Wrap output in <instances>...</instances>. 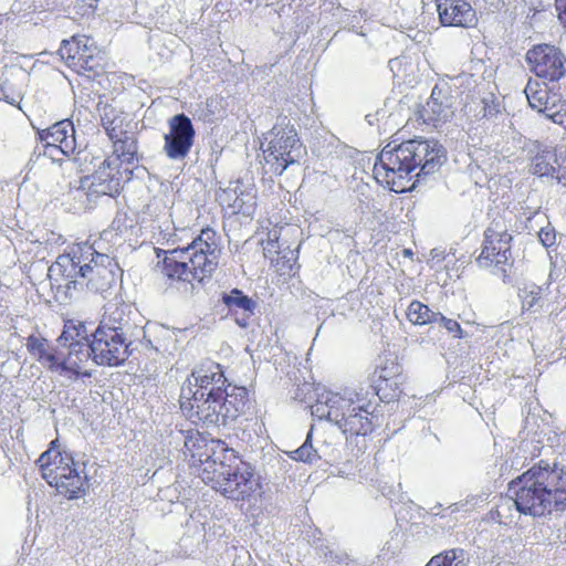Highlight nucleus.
<instances>
[{"mask_svg":"<svg viewBox=\"0 0 566 566\" xmlns=\"http://www.w3.org/2000/svg\"><path fill=\"white\" fill-rule=\"evenodd\" d=\"M44 479L69 499H75L80 493H84L87 483L86 476H82L74 468V460L66 452H60L56 463H53V469L49 472L44 471Z\"/></svg>","mask_w":566,"mask_h":566,"instance_id":"obj_15","label":"nucleus"},{"mask_svg":"<svg viewBox=\"0 0 566 566\" xmlns=\"http://www.w3.org/2000/svg\"><path fill=\"white\" fill-rule=\"evenodd\" d=\"M554 154L548 150H543L536 154L531 161V172L538 177L552 176L555 172Z\"/></svg>","mask_w":566,"mask_h":566,"instance_id":"obj_35","label":"nucleus"},{"mask_svg":"<svg viewBox=\"0 0 566 566\" xmlns=\"http://www.w3.org/2000/svg\"><path fill=\"white\" fill-rule=\"evenodd\" d=\"M524 92L533 109L545 114L546 117L553 122L557 120V117L560 115V109L558 108L560 99L556 94L552 93L545 84L531 78Z\"/></svg>","mask_w":566,"mask_h":566,"instance_id":"obj_20","label":"nucleus"},{"mask_svg":"<svg viewBox=\"0 0 566 566\" xmlns=\"http://www.w3.org/2000/svg\"><path fill=\"white\" fill-rule=\"evenodd\" d=\"M25 347L28 352L50 373L56 369L57 350L52 347L43 337L30 335L27 338Z\"/></svg>","mask_w":566,"mask_h":566,"instance_id":"obj_27","label":"nucleus"},{"mask_svg":"<svg viewBox=\"0 0 566 566\" xmlns=\"http://www.w3.org/2000/svg\"><path fill=\"white\" fill-rule=\"evenodd\" d=\"M102 126L106 130L109 138H117L122 136L123 118L116 114V109L113 107H105L101 116Z\"/></svg>","mask_w":566,"mask_h":566,"instance_id":"obj_36","label":"nucleus"},{"mask_svg":"<svg viewBox=\"0 0 566 566\" xmlns=\"http://www.w3.org/2000/svg\"><path fill=\"white\" fill-rule=\"evenodd\" d=\"M55 443H56V440L52 441L50 449L44 451L36 461L42 470L43 478H44V469H45V472H49V470L52 469L51 467L53 465V463H56V460L60 457V451L54 449Z\"/></svg>","mask_w":566,"mask_h":566,"instance_id":"obj_40","label":"nucleus"},{"mask_svg":"<svg viewBox=\"0 0 566 566\" xmlns=\"http://www.w3.org/2000/svg\"><path fill=\"white\" fill-rule=\"evenodd\" d=\"M57 342L61 346L67 347L69 352L66 356L57 353L55 364L57 367L54 374L71 382L78 378L92 377L91 371L83 369V365L90 359L94 361L93 343L86 326L82 322H66Z\"/></svg>","mask_w":566,"mask_h":566,"instance_id":"obj_6","label":"nucleus"},{"mask_svg":"<svg viewBox=\"0 0 566 566\" xmlns=\"http://www.w3.org/2000/svg\"><path fill=\"white\" fill-rule=\"evenodd\" d=\"M249 304H250V312H251L252 307L254 306V302L250 298Z\"/></svg>","mask_w":566,"mask_h":566,"instance_id":"obj_48","label":"nucleus"},{"mask_svg":"<svg viewBox=\"0 0 566 566\" xmlns=\"http://www.w3.org/2000/svg\"><path fill=\"white\" fill-rule=\"evenodd\" d=\"M120 276V269L114 258L99 252L94 245V255L84 263L86 287L95 293H105L116 283Z\"/></svg>","mask_w":566,"mask_h":566,"instance_id":"obj_14","label":"nucleus"},{"mask_svg":"<svg viewBox=\"0 0 566 566\" xmlns=\"http://www.w3.org/2000/svg\"><path fill=\"white\" fill-rule=\"evenodd\" d=\"M118 158H106L91 176L81 177L71 193L84 208L99 196L114 197L122 189L123 171Z\"/></svg>","mask_w":566,"mask_h":566,"instance_id":"obj_8","label":"nucleus"},{"mask_svg":"<svg viewBox=\"0 0 566 566\" xmlns=\"http://www.w3.org/2000/svg\"><path fill=\"white\" fill-rule=\"evenodd\" d=\"M525 61L535 76L547 82H557L566 73V57L559 48L552 44L533 45L527 50Z\"/></svg>","mask_w":566,"mask_h":566,"instance_id":"obj_11","label":"nucleus"},{"mask_svg":"<svg viewBox=\"0 0 566 566\" xmlns=\"http://www.w3.org/2000/svg\"><path fill=\"white\" fill-rule=\"evenodd\" d=\"M280 229L274 227L266 232V238L260 239V244L263 249L264 256L271 261L280 274H285L292 270V262L296 260L293 250H281L280 243Z\"/></svg>","mask_w":566,"mask_h":566,"instance_id":"obj_22","label":"nucleus"},{"mask_svg":"<svg viewBox=\"0 0 566 566\" xmlns=\"http://www.w3.org/2000/svg\"><path fill=\"white\" fill-rule=\"evenodd\" d=\"M454 114L453 97L448 87L434 85L420 116L427 124L438 126L448 122Z\"/></svg>","mask_w":566,"mask_h":566,"instance_id":"obj_19","label":"nucleus"},{"mask_svg":"<svg viewBox=\"0 0 566 566\" xmlns=\"http://www.w3.org/2000/svg\"><path fill=\"white\" fill-rule=\"evenodd\" d=\"M226 378L220 366L209 363L192 370L180 388V409L191 423L206 427L222 423Z\"/></svg>","mask_w":566,"mask_h":566,"instance_id":"obj_3","label":"nucleus"},{"mask_svg":"<svg viewBox=\"0 0 566 566\" xmlns=\"http://www.w3.org/2000/svg\"><path fill=\"white\" fill-rule=\"evenodd\" d=\"M327 408V419L350 437H366L378 426L374 403L360 392L335 394L328 399Z\"/></svg>","mask_w":566,"mask_h":566,"instance_id":"obj_5","label":"nucleus"},{"mask_svg":"<svg viewBox=\"0 0 566 566\" xmlns=\"http://www.w3.org/2000/svg\"><path fill=\"white\" fill-rule=\"evenodd\" d=\"M226 453L197 463L199 475L206 483H217L223 494L232 500H244L248 493V478L238 471L231 472L224 464Z\"/></svg>","mask_w":566,"mask_h":566,"instance_id":"obj_10","label":"nucleus"},{"mask_svg":"<svg viewBox=\"0 0 566 566\" xmlns=\"http://www.w3.org/2000/svg\"><path fill=\"white\" fill-rule=\"evenodd\" d=\"M233 566H245L244 556H242V555H234Z\"/></svg>","mask_w":566,"mask_h":566,"instance_id":"obj_47","label":"nucleus"},{"mask_svg":"<svg viewBox=\"0 0 566 566\" xmlns=\"http://www.w3.org/2000/svg\"><path fill=\"white\" fill-rule=\"evenodd\" d=\"M262 146L263 169L265 174L281 176L289 166L298 161L305 148L293 126H274Z\"/></svg>","mask_w":566,"mask_h":566,"instance_id":"obj_7","label":"nucleus"},{"mask_svg":"<svg viewBox=\"0 0 566 566\" xmlns=\"http://www.w3.org/2000/svg\"><path fill=\"white\" fill-rule=\"evenodd\" d=\"M407 318L415 325H426L438 322V313L420 301H412L407 308Z\"/></svg>","mask_w":566,"mask_h":566,"instance_id":"obj_33","label":"nucleus"},{"mask_svg":"<svg viewBox=\"0 0 566 566\" xmlns=\"http://www.w3.org/2000/svg\"><path fill=\"white\" fill-rule=\"evenodd\" d=\"M132 313V307L127 304L111 303L105 307L97 327L118 333L119 336L132 339L133 329L135 328L130 318Z\"/></svg>","mask_w":566,"mask_h":566,"instance_id":"obj_21","label":"nucleus"},{"mask_svg":"<svg viewBox=\"0 0 566 566\" xmlns=\"http://www.w3.org/2000/svg\"><path fill=\"white\" fill-rule=\"evenodd\" d=\"M538 240L545 248H551L556 243V232L551 227H544L538 231Z\"/></svg>","mask_w":566,"mask_h":566,"instance_id":"obj_43","label":"nucleus"},{"mask_svg":"<svg viewBox=\"0 0 566 566\" xmlns=\"http://www.w3.org/2000/svg\"><path fill=\"white\" fill-rule=\"evenodd\" d=\"M446 159L444 148L436 140L409 139L377 156L373 174L376 181L396 193L411 189L412 172L432 174Z\"/></svg>","mask_w":566,"mask_h":566,"instance_id":"obj_1","label":"nucleus"},{"mask_svg":"<svg viewBox=\"0 0 566 566\" xmlns=\"http://www.w3.org/2000/svg\"><path fill=\"white\" fill-rule=\"evenodd\" d=\"M438 321L443 325V327L449 333H452L454 335V337H457V338L463 337V329H462L461 325L455 319L448 318L444 315H442L441 313H438Z\"/></svg>","mask_w":566,"mask_h":566,"instance_id":"obj_42","label":"nucleus"},{"mask_svg":"<svg viewBox=\"0 0 566 566\" xmlns=\"http://www.w3.org/2000/svg\"><path fill=\"white\" fill-rule=\"evenodd\" d=\"M483 109H482V118L491 119L496 117L500 114L499 105L494 102V99L482 101Z\"/></svg>","mask_w":566,"mask_h":566,"instance_id":"obj_44","label":"nucleus"},{"mask_svg":"<svg viewBox=\"0 0 566 566\" xmlns=\"http://www.w3.org/2000/svg\"><path fill=\"white\" fill-rule=\"evenodd\" d=\"M164 151L169 159H184L190 151L195 128L191 119L185 114H177L169 119V133L165 135Z\"/></svg>","mask_w":566,"mask_h":566,"instance_id":"obj_17","label":"nucleus"},{"mask_svg":"<svg viewBox=\"0 0 566 566\" xmlns=\"http://www.w3.org/2000/svg\"><path fill=\"white\" fill-rule=\"evenodd\" d=\"M512 242L513 235L505 226L493 221L483 232L481 251L475 258L476 265L480 269L506 274L514 263Z\"/></svg>","mask_w":566,"mask_h":566,"instance_id":"obj_9","label":"nucleus"},{"mask_svg":"<svg viewBox=\"0 0 566 566\" xmlns=\"http://www.w3.org/2000/svg\"><path fill=\"white\" fill-rule=\"evenodd\" d=\"M23 91L17 83L13 81H10L6 78L0 84V101H3L8 103L9 105L15 106L20 111L21 108V101L23 98Z\"/></svg>","mask_w":566,"mask_h":566,"instance_id":"obj_38","label":"nucleus"},{"mask_svg":"<svg viewBox=\"0 0 566 566\" xmlns=\"http://www.w3.org/2000/svg\"><path fill=\"white\" fill-rule=\"evenodd\" d=\"M172 438L184 443V455L186 459L189 458L192 467L213 457L220 458V454L230 451L223 441L206 437L195 429L176 430L172 432Z\"/></svg>","mask_w":566,"mask_h":566,"instance_id":"obj_13","label":"nucleus"},{"mask_svg":"<svg viewBox=\"0 0 566 566\" xmlns=\"http://www.w3.org/2000/svg\"><path fill=\"white\" fill-rule=\"evenodd\" d=\"M241 553L247 554L248 552L244 549V547H241Z\"/></svg>","mask_w":566,"mask_h":566,"instance_id":"obj_49","label":"nucleus"},{"mask_svg":"<svg viewBox=\"0 0 566 566\" xmlns=\"http://www.w3.org/2000/svg\"><path fill=\"white\" fill-rule=\"evenodd\" d=\"M405 380L406 379H380L376 382L370 384L376 395L380 398V400L385 402H390L398 400L402 395V385L405 384Z\"/></svg>","mask_w":566,"mask_h":566,"instance_id":"obj_32","label":"nucleus"},{"mask_svg":"<svg viewBox=\"0 0 566 566\" xmlns=\"http://www.w3.org/2000/svg\"><path fill=\"white\" fill-rule=\"evenodd\" d=\"M438 18L443 27L474 28L476 11L468 0H436Z\"/></svg>","mask_w":566,"mask_h":566,"instance_id":"obj_18","label":"nucleus"},{"mask_svg":"<svg viewBox=\"0 0 566 566\" xmlns=\"http://www.w3.org/2000/svg\"><path fill=\"white\" fill-rule=\"evenodd\" d=\"M103 60L101 53L92 44L84 59H77V67L74 71L87 78H95L104 73Z\"/></svg>","mask_w":566,"mask_h":566,"instance_id":"obj_30","label":"nucleus"},{"mask_svg":"<svg viewBox=\"0 0 566 566\" xmlns=\"http://www.w3.org/2000/svg\"><path fill=\"white\" fill-rule=\"evenodd\" d=\"M380 379H406L402 373V366L396 358L387 356L379 358V363L370 375V382H376Z\"/></svg>","mask_w":566,"mask_h":566,"instance_id":"obj_31","label":"nucleus"},{"mask_svg":"<svg viewBox=\"0 0 566 566\" xmlns=\"http://www.w3.org/2000/svg\"><path fill=\"white\" fill-rule=\"evenodd\" d=\"M91 39L86 35H74L70 40H63L59 49V54L66 65L73 71L77 67V59H84L87 50L91 48Z\"/></svg>","mask_w":566,"mask_h":566,"instance_id":"obj_28","label":"nucleus"},{"mask_svg":"<svg viewBox=\"0 0 566 566\" xmlns=\"http://www.w3.org/2000/svg\"><path fill=\"white\" fill-rule=\"evenodd\" d=\"M555 9L559 22L566 28V0H555Z\"/></svg>","mask_w":566,"mask_h":566,"instance_id":"obj_45","label":"nucleus"},{"mask_svg":"<svg viewBox=\"0 0 566 566\" xmlns=\"http://www.w3.org/2000/svg\"><path fill=\"white\" fill-rule=\"evenodd\" d=\"M222 303L228 308V316L232 317L240 327L248 325V295L239 289L222 293Z\"/></svg>","mask_w":566,"mask_h":566,"instance_id":"obj_29","label":"nucleus"},{"mask_svg":"<svg viewBox=\"0 0 566 566\" xmlns=\"http://www.w3.org/2000/svg\"><path fill=\"white\" fill-rule=\"evenodd\" d=\"M93 343L94 363L99 366H120L130 355L132 339L119 336L118 333L96 327L88 333Z\"/></svg>","mask_w":566,"mask_h":566,"instance_id":"obj_12","label":"nucleus"},{"mask_svg":"<svg viewBox=\"0 0 566 566\" xmlns=\"http://www.w3.org/2000/svg\"><path fill=\"white\" fill-rule=\"evenodd\" d=\"M313 430L311 429L306 436L304 443L296 450L289 453V457L298 462L313 463L321 459L317 450L313 447Z\"/></svg>","mask_w":566,"mask_h":566,"instance_id":"obj_37","label":"nucleus"},{"mask_svg":"<svg viewBox=\"0 0 566 566\" xmlns=\"http://www.w3.org/2000/svg\"><path fill=\"white\" fill-rule=\"evenodd\" d=\"M465 556L462 548L446 549L432 556L424 566H468Z\"/></svg>","mask_w":566,"mask_h":566,"instance_id":"obj_34","label":"nucleus"},{"mask_svg":"<svg viewBox=\"0 0 566 566\" xmlns=\"http://www.w3.org/2000/svg\"><path fill=\"white\" fill-rule=\"evenodd\" d=\"M211 229L201 231V234L186 248H177L169 251L157 250V256L165 254L163 260V273L172 280L191 283L202 282L209 277L218 265L220 251L214 241Z\"/></svg>","mask_w":566,"mask_h":566,"instance_id":"obj_4","label":"nucleus"},{"mask_svg":"<svg viewBox=\"0 0 566 566\" xmlns=\"http://www.w3.org/2000/svg\"><path fill=\"white\" fill-rule=\"evenodd\" d=\"M231 192L235 195L233 203L230 205L232 209L231 214L227 218L224 222V229L227 230V235L229 238V244L232 245L237 251L240 245H244L248 242V239H243L242 237V217H245V202L243 198H241L237 188L230 189L228 191V196L230 197Z\"/></svg>","mask_w":566,"mask_h":566,"instance_id":"obj_25","label":"nucleus"},{"mask_svg":"<svg viewBox=\"0 0 566 566\" xmlns=\"http://www.w3.org/2000/svg\"><path fill=\"white\" fill-rule=\"evenodd\" d=\"M113 142V155L108 158H118V165H125V172L132 174L133 168L138 165V145L134 133L127 130L120 137L109 138Z\"/></svg>","mask_w":566,"mask_h":566,"instance_id":"obj_24","label":"nucleus"},{"mask_svg":"<svg viewBox=\"0 0 566 566\" xmlns=\"http://www.w3.org/2000/svg\"><path fill=\"white\" fill-rule=\"evenodd\" d=\"M38 137L40 142L56 143L65 157L73 155L76 149L75 127L70 119H62L45 129H39Z\"/></svg>","mask_w":566,"mask_h":566,"instance_id":"obj_23","label":"nucleus"},{"mask_svg":"<svg viewBox=\"0 0 566 566\" xmlns=\"http://www.w3.org/2000/svg\"><path fill=\"white\" fill-rule=\"evenodd\" d=\"M94 244H77L72 249L70 253L61 254L56 261L49 268V276H62L66 280V290L76 289L77 284H83L77 279L83 280L84 275V263L90 260L91 255H94Z\"/></svg>","mask_w":566,"mask_h":566,"instance_id":"obj_16","label":"nucleus"},{"mask_svg":"<svg viewBox=\"0 0 566 566\" xmlns=\"http://www.w3.org/2000/svg\"><path fill=\"white\" fill-rule=\"evenodd\" d=\"M43 157L51 159L53 163H61L63 158L61 156H65L64 151L57 147L56 143H45L41 142Z\"/></svg>","mask_w":566,"mask_h":566,"instance_id":"obj_41","label":"nucleus"},{"mask_svg":"<svg viewBox=\"0 0 566 566\" xmlns=\"http://www.w3.org/2000/svg\"><path fill=\"white\" fill-rule=\"evenodd\" d=\"M41 157H43V150L42 145L36 146L33 150V153L30 156L29 164H34L36 160H39Z\"/></svg>","mask_w":566,"mask_h":566,"instance_id":"obj_46","label":"nucleus"},{"mask_svg":"<svg viewBox=\"0 0 566 566\" xmlns=\"http://www.w3.org/2000/svg\"><path fill=\"white\" fill-rule=\"evenodd\" d=\"M542 289L532 286L531 290H524L522 294V310L524 312H534L541 307Z\"/></svg>","mask_w":566,"mask_h":566,"instance_id":"obj_39","label":"nucleus"},{"mask_svg":"<svg viewBox=\"0 0 566 566\" xmlns=\"http://www.w3.org/2000/svg\"><path fill=\"white\" fill-rule=\"evenodd\" d=\"M509 494L518 513L545 517L566 510V470L544 461L531 467L509 483Z\"/></svg>","mask_w":566,"mask_h":566,"instance_id":"obj_2","label":"nucleus"},{"mask_svg":"<svg viewBox=\"0 0 566 566\" xmlns=\"http://www.w3.org/2000/svg\"><path fill=\"white\" fill-rule=\"evenodd\" d=\"M247 388L234 387L232 392L229 394L224 390L223 399L221 401L222 410V423L227 424L229 421H234L239 417L243 416L247 410Z\"/></svg>","mask_w":566,"mask_h":566,"instance_id":"obj_26","label":"nucleus"}]
</instances>
